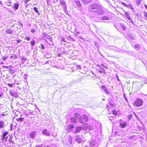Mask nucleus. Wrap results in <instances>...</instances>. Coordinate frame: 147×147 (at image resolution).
I'll return each instance as SVG.
<instances>
[{"label": "nucleus", "instance_id": "nucleus-49", "mask_svg": "<svg viewBox=\"0 0 147 147\" xmlns=\"http://www.w3.org/2000/svg\"><path fill=\"white\" fill-rule=\"evenodd\" d=\"M100 65H101V66H102V67H104L106 69H107V67L105 66L104 65H103L102 64H101Z\"/></svg>", "mask_w": 147, "mask_h": 147}, {"label": "nucleus", "instance_id": "nucleus-20", "mask_svg": "<svg viewBox=\"0 0 147 147\" xmlns=\"http://www.w3.org/2000/svg\"><path fill=\"white\" fill-rule=\"evenodd\" d=\"M125 16L129 20H131V18L128 12H125Z\"/></svg>", "mask_w": 147, "mask_h": 147}, {"label": "nucleus", "instance_id": "nucleus-7", "mask_svg": "<svg viewBox=\"0 0 147 147\" xmlns=\"http://www.w3.org/2000/svg\"><path fill=\"white\" fill-rule=\"evenodd\" d=\"M98 143L96 141L91 142L90 143V146L91 147H98Z\"/></svg>", "mask_w": 147, "mask_h": 147}, {"label": "nucleus", "instance_id": "nucleus-21", "mask_svg": "<svg viewBox=\"0 0 147 147\" xmlns=\"http://www.w3.org/2000/svg\"><path fill=\"white\" fill-rule=\"evenodd\" d=\"M134 47L136 50H138L140 49L141 46L140 45L137 44L135 45Z\"/></svg>", "mask_w": 147, "mask_h": 147}, {"label": "nucleus", "instance_id": "nucleus-29", "mask_svg": "<svg viewBox=\"0 0 147 147\" xmlns=\"http://www.w3.org/2000/svg\"><path fill=\"white\" fill-rule=\"evenodd\" d=\"M120 26L121 28H122L123 30H125L126 28L125 25L123 23H120Z\"/></svg>", "mask_w": 147, "mask_h": 147}, {"label": "nucleus", "instance_id": "nucleus-59", "mask_svg": "<svg viewBox=\"0 0 147 147\" xmlns=\"http://www.w3.org/2000/svg\"><path fill=\"white\" fill-rule=\"evenodd\" d=\"M22 41V40H16L17 43L21 42Z\"/></svg>", "mask_w": 147, "mask_h": 147}, {"label": "nucleus", "instance_id": "nucleus-4", "mask_svg": "<svg viewBox=\"0 0 147 147\" xmlns=\"http://www.w3.org/2000/svg\"><path fill=\"white\" fill-rule=\"evenodd\" d=\"M78 119H79L80 123H85L88 121V117L86 115H84L81 118L80 117Z\"/></svg>", "mask_w": 147, "mask_h": 147}, {"label": "nucleus", "instance_id": "nucleus-56", "mask_svg": "<svg viewBox=\"0 0 147 147\" xmlns=\"http://www.w3.org/2000/svg\"><path fill=\"white\" fill-rule=\"evenodd\" d=\"M116 78H117V80L118 81H120L119 79V77H118V76L117 75H116Z\"/></svg>", "mask_w": 147, "mask_h": 147}, {"label": "nucleus", "instance_id": "nucleus-23", "mask_svg": "<svg viewBox=\"0 0 147 147\" xmlns=\"http://www.w3.org/2000/svg\"><path fill=\"white\" fill-rule=\"evenodd\" d=\"M9 58L11 59L14 60L16 59H17L18 57L16 55H11L9 57Z\"/></svg>", "mask_w": 147, "mask_h": 147}, {"label": "nucleus", "instance_id": "nucleus-19", "mask_svg": "<svg viewBox=\"0 0 147 147\" xmlns=\"http://www.w3.org/2000/svg\"><path fill=\"white\" fill-rule=\"evenodd\" d=\"M45 37L46 39H45L46 41H47V39L49 40L51 42L52 41V38L49 35H46L45 36Z\"/></svg>", "mask_w": 147, "mask_h": 147}, {"label": "nucleus", "instance_id": "nucleus-6", "mask_svg": "<svg viewBox=\"0 0 147 147\" xmlns=\"http://www.w3.org/2000/svg\"><path fill=\"white\" fill-rule=\"evenodd\" d=\"M121 4L125 7L130 8L133 11H135L134 8L133 7L132 5L131 4H127L125 3L122 2L121 3Z\"/></svg>", "mask_w": 147, "mask_h": 147}, {"label": "nucleus", "instance_id": "nucleus-32", "mask_svg": "<svg viewBox=\"0 0 147 147\" xmlns=\"http://www.w3.org/2000/svg\"><path fill=\"white\" fill-rule=\"evenodd\" d=\"M63 7V10L65 11V13H67V5H65Z\"/></svg>", "mask_w": 147, "mask_h": 147}, {"label": "nucleus", "instance_id": "nucleus-14", "mask_svg": "<svg viewBox=\"0 0 147 147\" xmlns=\"http://www.w3.org/2000/svg\"><path fill=\"white\" fill-rule=\"evenodd\" d=\"M42 134L47 136H49L50 135V133L48 132V130L46 129H44L42 132Z\"/></svg>", "mask_w": 147, "mask_h": 147}, {"label": "nucleus", "instance_id": "nucleus-62", "mask_svg": "<svg viewBox=\"0 0 147 147\" xmlns=\"http://www.w3.org/2000/svg\"><path fill=\"white\" fill-rule=\"evenodd\" d=\"M144 6H145V8L147 10V6L145 4V5Z\"/></svg>", "mask_w": 147, "mask_h": 147}, {"label": "nucleus", "instance_id": "nucleus-41", "mask_svg": "<svg viewBox=\"0 0 147 147\" xmlns=\"http://www.w3.org/2000/svg\"><path fill=\"white\" fill-rule=\"evenodd\" d=\"M51 0H47V5L48 6L51 5Z\"/></svg>", "mask_w": 147, "mask_h": 147}, {"label": "nucleus", "instance_id": "nucleus-51", "mask_svg": "<svg viewBox=\"0 0 147 147\" xmlns=\"http://www.w3.org/2000/svg\"><path fill=\"white\" fill-rule=\"evenodd\" d=\"M144 16L146 18H147V13L146 12H144Z\"/></svg>", "mask_w": 147, "mask_h": 147}, {"label": "nucleus", "instance_id": "nucleus-22", "mask_svg": "<svg viewBox=\"0 0 147 147\" xmlns=\"http://www.w3.org/2000/svg\"><path fill=\"white\" fill-rule=\"evenodd\" d=\"M76 141L79 143H81L82 142L81 138L79 137V136L77 135L76 136Z\"/></svg>", "mask_w": 147, "mask_h": 147}, {"label": "nucleus", "instance_id": "nucleus-3", "mask_svg": "<svg viewBox=\"0 0 147 147\" xmlns=\"http://www.w3.org/2000/svg\"><path fill=\"white\" fill-rule=\"evenodd\" d=\"M8 134V132L5 131L3 133V134L1 135V137L2 138V141H4L5 142L7 141L8 137L7 135Z\"/></svg>", "mask_w": 147, "mask_h": 147}, {"label": "nucleus", "instance_id": "nucleus-45", "mask_svg": "<svg viewBox=\"0 0 147 147\" xmlns=\"http://www.w3.org/2000/svg\"><path fill=\"white\" fill-rule=\"evenodd\" d=\"M132 117V115L131 114L128 115L127 117L128 119V120H130Z\"/></svg>", "mask_w": 147, "mask_h": 147}, {"label": "nucleus", "instance_id": "nucleus-46", "mask_svg": "<svg viewBox=\"0 0 147 147\" xmlns=\"http://www.w3.org/2000/svg\"><path fill=\"white\" fill-rule=\"evenodd\" d=\"M81 66L80 65H78L76 67V69H81Z\"/></svg>", "mask_w": 147, "mask_h": 147}, {"label": "nucleus", "instance_id": "nucleus-16", "mask_svg": "<svg viewBox=\"0 0 147 147\" xmlns=\"http://www.w3.org/2000/svg\"><path fill=\"white\" fill-rule=\"evenodd\" d=\"M82 127L80 126L76 127V130L74 133V134H76L80 132L81 130Z\"/></svg>", "mask_w": 147, "mask_h": 147}, {"label": "nucleus", "instance_id": "nucleus-61", "mask_svg": "<svg viewBox=\"0 0 147 147\" xmlns=\"http://www.w3.org/2000/svg\"><path fill=\"white\" fill-rule=\"evenodd\" d=\"M130 22L132 24H133L134 23V22H133V21L132 20V19H131V20H129Z\"/></svg>", "mask_w": 147, "mask_h": 147}, {"label": "nucleus", "instance_id": "nucleus-18", "mask_svg": "<svg viewBox=\"0 0 147 147\" xmlns=\"http://www.w3.org/2000/svg\"><path fill=\"white\" fill-rule=\"evenodd\" d=\"M74 2L76 4L77 6L78 7H81L82 5L80 3V2L79 1H74Z\"/></svg>", "mask_w": 147, "mask_h": 147}, {"label": "nucleus", "instance_id": "nucleus-38", "mask_svg": "<svg viewBox=\"0 0 147 147\" xmlns=\"http://www.w3.org/2000/svg\"><path fill=\"white\" fill-rule=\"evenodd\" d=\"M31 44L32 46H34L35 44V41L34 40L32 41L31 42Z\"/></svg>", "mask_w": 147, "mask_h": 147}, {"label": "nucleus", "instance_id": "nucleus-27", "mask_svg": "<svg viewBox=\"0 0 147 147\" xmlns=\"http://www.w3.org/2000/svg\"><path fill=\"white\" fill-rule=\"evenodd\" d=\"M127 125L126 123L125 122L122 123H120V126L121 128H125Z\"/></svg>", "mask_w": 147, "mask_h": 147}, {"label": "nucleus", "instance_id": "nucleus-63", "mask_svg": "<svg viewBox=\"0 0 147 147\" xmlns=\"http://www.w3.org/2000/svg\"><path fill=\"white\" fill-rule=\"evenodd\" d=\"M61 55V54H58V57H59Z\"/></svg>", "mask_w": 147, "mask_h": 147}, {"label": "nucleus", "instance_id": "nucleus-17", "mask_svg": "<svg viewBox=\"0 0 147 147\" xmlns=\"http://www.w3.org/2000/svg\"><path fill=\"white\" fill-rule=\"evenodd\" d=\"M21 60V62L22 63H24L26 62L27 63L28 62V59L25 57H22Z\"/></svg>", "mask_w": 147, "mask_h": 147}, {"label": "nucleus", "instance_id": "nucleus-34", "mask_svg": "<svg viewBox=\"0 0 147 147\" xmlns=\"http://www.w3.org/2000/svg\"><path fill=\"white\" fill-rule=\"evenodd\" d=\"M24 119L22 117H20L19 118H18V119H17L16 120L18 121L22 122L23 121Z\"/></svg>", "mask_w": 147, "mask_h": 147}, {"label": "nucleus", "instance_id": "nucleus-39", "mask_svg": "<svg viewBox=\"0 0 147 147\" xmlns=\"http://www.w3.org/2000/svg\"><path fill=\"white\" fill-rule=\"evenodd\" d=\"M141 1V0H136V2L137 5H139L140 4Z\"/></svg>", "mask_w": 147, "mask_h": 147}, {"label": "nucleus", "instance_id": "nucleus-28", "mask_svg": "<svg viewBox=\"0 0 147 147\" xmlns=\"http://www.w3.org/2000/svg\"><path fill=\"white\" fill-rule=\"evenodd\" d=\"M5 126V123L3 121H0V128H3Z\"/></svg>", "mask_w": 147, "mask_h": 147}, {"label": "nucleus", "instance_id": "nucleus-53", "mask_svg": "<svg viewBox=\"0 0 147 147\" xmlns=\"http://www.w3.org/2000/svg\"><path fill=\"white\" fill-rule=\"evenodd\" d=\"M30 1V0H25L24 2L25 3L27 4L28 3L29 1Z\"/></svg>", "mask_w": 147, "mask_h": 147}, {"label": "nucleus", "instance_id": "nucleus-40", "mask_svg": "<svg viewBox=\"0 0 147 147\" xmlns=\"http://www.w3.org/2000/svg\"><path fill=\"white\" fill-rule=\"evenodd\" d=\"M113 113L114 115H116L117 114V113L116 110H114L113 111Z\"/></svg>", "mask_w": 147, "mask_h": 147}, {"label": "nucleus", "instance_id": "nucleus-8", "mask_svg": "<svg viewBox=\"0 0 147 147\" xmlns=\"http://www.w3.org/2000/svg\"><path fill=\"white\" fill-rule=\"evenodd\" d=\"M95 12L99 15H102L104 13V11L103 9L101 8V7L100 6V7Z\"/></svg>", "mask_w": 147, "mask_h": 147}, {"label": "nucleus", "instance_id": "nucleus-60", "mask_svg": "<svg viewBox=\"0 0 147 147\" xmlns=\"http://www.w3.org/2000/svg\"><path fill=\"white\" fill-rule=\"evenodd\" d=\"M3 68H6V69H8L9 67L8 66H3Z\"/></svg>", "mask_w": 147, "mask_h": 147}, {"label": "nucleus", "instance_id": "nucleus-48", "mask_svg": "<svg viewBox=\"0 0 147 147\" xmlns=\"http://www.w3.org/2000/svg\"><path fill=\"white\" fill-rule=\"evenodd\" d=\"M7 58V57H4L2 58V59L3 61H5L6 59Z\"/></svg>", "mask_w": 147, "mask_h": 147}, {"label": "nucleus", "instance_id": "nucleus-57", "mask_svg": "<svg viewBox=\"0 0 147 147\" xmlns=\"http://www.w3.org/2000/svg\"><path fill=\"white\" fill-rule=\"evenodd\" d=\"M31 32L34 33L35 32V30L33 29H32L31 30Z\"/></svg>", "mask_w": 147, "mask_h": 147}, {"label": "nucleus", "instance_id": "nucleus-12", "mask_svg": "<svg viewBox=\"0 0 147 147\" xmlns=\"http://www.w3.org/2000/svg\"><path fill=\"white\" fill-rule=\"evenodd\" d=\"M36 135V132L35 131L31 132L29 135L30 137L31 138H34Z\"/></svg>", "mask_w": 147, "mask_h": 147}, {"label": "nucleus", "instance_id": "nucleus-54", "mask_svg": "<svg viewBox=\"0 0 147 147\" xmlns=\"http://www.w3.org/2000/svg\"><path fill=\"white\" fill-rule=\"evenodd\" d=\"M52 2L53 3H55L56 2H57L58 0H52Z\"/></svg>", "mask_w": 147, "mask_h": 147}, {"label": "nucleus", "instance_id": "nucleus-26", "mask_svg": "<svg viewBox=\"0 0 147 147\" xmlns=\"http://www.w3.org/2000/svg\"><path fill=\"white\" fill-rule=\"evenodd\" d=\"M134 37L133 36L130 35L128 38V39L129 42H131L134 39Z\"/></svg>", "mask_w": 147, "mask_h": 147}, {"label": "nucleus", "instance_id": "nucleus-58", "mask_svg": "<svg viewBox=\"0 0 147 147\" xmlns=\"http://www.w3.org/2000/svg\"><path fill=\"white\" fill-rule=\"evenodd\" d=\"M95 18V21L96 22H97V21H96V20H99V18Z\"/></svg>", "mask_w": 147, "mask_h": 147}, {"label": "nucleus", "instance_id": "nucleus-30", "mask_svg": "<svg viewBox=\"0 0 147 147\" xmlns=\"http://www.w3.org/2000/svg\"><path fill=\"white\" fill-rule=\"evenodd\" d=\"M33 9L34 10V11L37 13L38 15H40V13H39L38 11L37 8L36 7H34L33 8Z\"/></svg>", "mask_w": 147, "mask_h": 147}, {"label": "nucleus", "instance_id": "nucleus-24", "mask_svg": "<svg viewBox=\"0 0 147 147\" xmlns=\"http://www.w3.org/2000/svg\"><path fill=\"white\" fill-rule=\"evenodd\" d=\"M59 1L60 4L63 7L66 5L65 2L63 0H59Z\"/></svg>", "mask_w": 147, "mask_h": 147}, {"label": "nucleus", "instance_id": "nucleus-43", "mask_svg": "<svg viewBox=\"0 0 147 147\" xmlns=\"http://www.w3.org/2000/svg\"><path fill=\"white\" fill-rule=\"evenodd\" d=\"M18 24L21 26H23V24L20 21H19L18 22Z\"/></svg>", "mask_w": 147, "mask_h": 147}, {"label": "nucleus", "instance_id": "nucleus-35", "mask_svg": "<svg viewBox=\"0 0 147 147\" xmlns=\"http://www.w3.org/2000/svg\"><path fill=\"white\" fill-rule=\"evenodd\" d=\"M9 72L12 74H14V72L13 69L9 68Z\"/></svg>", "mask_w": 147, "mask_h": 147}, {"label": "nucleus", "instance_id": "nucleus-10", "mask_svg": "<svg viewBox=\"0 0 147 147\" xmlns=\"http://www.w3.org/2000/svg\"><path fill=\"white\" fill-rule=\"evenodd\" d=\"M98 66L99 67L97 69V71L101 73H104L105 70L103 68L102 66L99 65H98Z\"/></svg>", "mask_w": 147, "mask_h": 147}, {"label": "nucleus", "instance_id": "nucleus-1", "mask_svg": "<svg viewBox=\"0 0 147 147\" xmlns=\"http://www.w3.org/2000/svg\"><path fill=\"white\" fill-rule=\"evenodd\" d=\"M80 117V115L77 113L74 114V117L70 118L71 122V123H77V119H78Z\"/></svg>", "mask_w": 147, "mask_h": 147}, {"label": "nucleus", "instance_id": "nucleus-25", "mask_svg": "<svg viewBox=\"0 0 147 147\" xmlns=\"http://www.w3.org/2000/svg\"><path fill=\"white\" fill-rule=\"evenodd\" d=\"M13 7L16 10H17L19 7V5L18 3H14L13 4Z\"/></svg>", "mask_w": 147, "mask_h": 147}, {"label": "nucleus", "instance_id": "nucleus-55", "mask_svg": "<svg viewBox=\"0 0 147 147\" xmlns=\"http://www.w3.org/2000/svg\"><path fill=\"white\" fill-rule=\"evenodd\" d=\"M26 39L27 40H30V38L29 37H26Z\"/></svg>", "mask_w": 147, "mask_h": 147}, {"label": "nucleus", "instance_id": "nucleus-47", "mask_svg": "<svg viewBox=\"0 0 147 147\" xmlns=\"http://www.w3.org/2000/svg\"><path fill=\"white\" fill-rule=\"evenodd\" d=\"M40 48H42V49H45V47H44V45H43L42 44H41L40 45Z\"/></svg>", "mask_w": 147, "mask_h": 147}, {"label": "nucleus", "instance_id": "nucleus-42", "mask_svg": "<svg viewBox=\"0 0 147 147\" xmlns=\"http://www.w3.org/2000/svg\"><path fill=\"white\" fill-rule=\"evenodd\" d=\"M28 76V74H24V79L25 80H26Z\"/></svg>", "mask_w": 147, "mask_h": 147}, {"label": "nucleus", "instance_id": "nucleus-31", "mask_svg": "<svg viewBox=\"0 0 147 147\" xmlns=\"http://www.w3.org/2000/svg\"><path fill=\"white\" fill-rule=\"evenodd\" d=\"M72 138L71 137H70L68 139V142L70 145L72 144Z\"/></svg>", "mask_w": 147, "mask_h": 147}, {"label": "nucleus", "instance_id": "nucleus-5", "mask_svg": "<svg viewBox=\"0 0 147 147\" xmlns=\"http://www.w3.org/2000/svg\"><path fill=\"white\" fill-rule=\"evenodd\" d=\"M143 101L140 99H137L134 102V105L136 107H139L141 106L143 104Z\"/></svg>", "mask_w": 147, "mask_h": 147}, {"label": "nucleus", "instance_id": "nucleus-37", "mask_svg": "<svg viewBox=\"0 0 147 147\" xmlns=\"http://www.w3.org/2000/svg\"><path fill=\"white\" fill-rule=\"evenodd\" d=\"M112 47L114 48H113V49L115 50V51H120V49L119 48H118L112 46Z\"/></svg>", "mask_w": 147, "mask_h": 147}, {"label": "nucleus", "instance_id": "nucleus-52", "mask_svg": "<svg viewBox=\"0 0 147 147\" xmlns=\"http://www.w3.org/2000/svg\"><path fill=\"white\" fill-rule=\"evenodd\" d=\"M123 97L124 98H125V100L127 102H128L127 99L126 97L125 96V95L124 94L123 95Z\"/></svg>", "mask_w": 147, "mask_h": 147}, {"label": "nucleus", "instance_id": "nucleus-15", "mask_svg": "<svg viewBox=\"0 0 147 147\" xmlns=\"http://www.w3.org/2000/svg\"><path fill=\"white\" fill-rule=\"evenodd\" d=\"M109 20V18L107 16L102 17L99 18L98 20H96L97 22H102V20Z\"/></svg>", "mask_w": 147, "mask_h": 147}, {"label": "nucleus", "instance_id": "nucleus-13", "mask_svg": "<svg viewBox=\"0 0 147 147\" xmlns=\"http://www.w3.org/2000/svg\"><path fill=\"white\" fill-rule=\"evenodd\" d=\"M82 4L85 5H87L91 1V0H80Z\"/></svg>", "mask_w": 147, "mask_h": 147}, {"label": "nucleus", "instance_id": "nucleus-36", "mask_svg": "<svg viewBox=\"0 0 147 147\" xmlns=\"http://www.w3.org/2000/svg\"><path fill=\"white\" fill-rule=\"evenodd\" d=\"M68 127L69 129H72L74 128V126L73 125L70 124L68 125Z\"/></svg>", "mask_w": 147, "mask_h": 147}, {"label": "nucleus", "instance_id": "nucleus-44", "mask_svg": "<svg viewBox=\"0 0 147 147\" xmlns=\"http://www.w3.org/2000/svg\"><path fill=\"white\" fill-rule=\"evenodd\" d=\"M10 84L8 83V86H9L11 88L13 87V84Z\"/></svg>", "mask_w": 147, "mask_h": 147}, {"label": "nucleus", "instance_id": "nucleus-33", "mask_svg": "<svg viewBox=\"0 0 147 147\" xmlns=\"http://www.w3.org/2000/svg\"><path fill=\"white\" fill-rule=\"evenodd\" d=\"M5 32L8 34H11L13 32V31L9 29L6 30Z\"/></svg>", "mask_w": 147, "mask_h": 147}, {"label": "nucleus", "instance_id": "nucleus-2", "mask_svg": "<svg viewBox=\"0 0 147 147\" xmlns=\"http://www.w3.org/2000/svg\"><path fill=\"white\" fill-rule=\"evenodd\" d=\"M100 5L99 4L95 3L91 5V8L93 11L95 12L100 7Z\"/></svg>", "mask_w": 147, "mask_h": 147}, {"label": "nucleus", "instance_id": "nucleus-9", "mask_svg": "<svg viewBox=\"0 0 147 147\" xmlns=\"http://www.w3.org/2000/svg\"><path fill=\"white\" fill-rule=\"evenodd\" d=\"M101 88L103 89L104 92L107 94L109 95H110V93L105 86H101Z\"/></svg>", "mask_w": 147, "mask_h": 147}, {"label": "nucleus", "instance_id": "nucleus-64", "mask_svg": "<svg viewBox=\"0 0 147 147\" xmlns=\"http://www.w3.org/2000/svg\"><path fill=\"white\" fill-rule=\"evenodd\" d=\"M43 147H49V146H44Z\"/></svg>", "mask_w": 147, "mask_h": 147}, {"label": "nucleus", "instance_id": "nucleus-50", "mask_svg": "<svg viewBox=\"0 0 147 147\" xmlns=\"http://www.w3.org/2000/svg\"><path fill=\"white\" fill-rule=\"evenodd\" d=\"M100 65H101V66H102V67H104L106 69H107V67L105 66L104 65H103L102 64H101Z\"/></svg>", "mask_w": 147, "mask_h": 147}, {"label": "nucleus", "instance_id": "nucleus-11", "mask_svg": "<svg viewBox=\"0 0 147 147\" xmlns=\"http://www.w3.org/2000/svg\"><path fill=\"white\" fill-rule=\"evenodd\" d=\"M8 114V111H6L4 112L1 113L0 114V118L4 119L5 117Z\"/></svg>", "mask_w": 147, "mask_h": 147}]
</instances>
